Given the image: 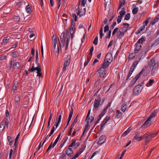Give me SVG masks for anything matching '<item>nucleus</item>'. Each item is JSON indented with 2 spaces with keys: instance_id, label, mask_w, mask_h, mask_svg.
<instances>
[{
  "instance_id": "a19ab883",
  "label": "nucleus",
  "mask_w": 159,
  "mask_h": 159,
  "mask_svg": "<svg viewBox=\"0 0 159 159\" xmlns=\"http://www.w3.org/2000/svg\"><path fill=\"white\" fill-rule=\"evenodd\" d=\"M127 107V105L126 104H123L121 107V110L123 112H124Z\"/></svg>"
},
{
  "instance_id": "de8ad7c7",
  "label": "nucleus",
  "mask_w": 159,
  "mask_h": 159,
  "mask_svg": "<svg viewBox=\"0 0 159 159\" xmlns=\"http://www.w3.org/2000/svg\"><path fill=\"white\" fill-rule=\"evenodd\" d=\"M138 11V8H134L132 11L133 14L134 15H135L137 14Z\"/></svg>"
},
{
  "instance_id": "a18cd8bd",
  "label": "nucleus",
  "mask_w": 159,
  "mask_h": 159,
  "mask_svg": "<svg viewBox=\"0 0 159 159\" xmlns=\"http://www.w3.org/2000/svg\"><path fill=\"white\" fill-rule=\"evenodd\" d=\"M91 58V57H87V60L85 61V62H84V66H85L87 65L88 64L90 61Z\"/></svg>"
},
{
  "instance_id": "0e129e2a",
  "label": "nucleus",
  "mask_w": 159,
  "mask_h": 159,
  "mask_svg": "<svg viewBox=\"0 0 159 159\" xmlns=\"http://www.w3.org/2000/svg\"><path fill=\"white\" fill-rule=\"evenodd\" d=\"M80 1L81 2V4L84 7L86 3V0H80Z\"/></svg>"
},
{
  "instance_id": "37998d69",
  "label": "nucleus",
  "mask_w": 159,
  "mask_h": 159,
  "mask_svg": "<svg viewBox=\"0 0 159 159\" xmlns=\"http://www.w3.org/2000/svg\"><path fill=\"white\" fill-rule=\"evenodd\" d=\"M5 128V125H4V122H2L0 125V130H3Z\"/></svg>"
},
{
  "instance_id": "58836bf2",
  "label": "nucleus",
  "mask_w": 159,
  "mask_h": 159,
  "mask_svg": "<svg viewBox=\"0 0 159 159\" xmlns=\"http://www.w3.org/2000/svg\"><path fill=\"white\" fill-rule=\"evenodd\" d=\"M26 3L24 1H19L17 2L16 5L20 7L22 5H25Z\"/></svg>"
},
{
  "instance_id": "0eeeda50",
  "label": "nucleus",
  "mask_w": 159,
  "mask_h": 159,
  "mask_svg": "<svg viewBox=\"0 0 159 159\" xmlns=\"http://www.w3.org/2000/svg\"><path fill=\"white\" fill-rule=\"evenodd\" d=\"M127 30L126 27H123L120 29L117 33V36L118 38H121L124 35L125 33Z\"/></svg>"
},
{
  "instance_id": "a878e982",
  "label": "nucleus",
  "mask_w": 159,
  "mask_h": 159,
  "mask_svg": "<svg viewBox=\"0 0 159 159\" xmlns=\"http://www.w3.org/2000/svg\"><path fill=\"white\" fill-rule=\"evenodd\" d=\"M2 122H4V125L5 126L6 125L7 128L8 127L9 122L7 118H4L3 119V120Z\"/></svg>"
},
{
  "instance_id": "7c9ffc66",
  "label": "nucleus",
  "mask_w": 159,
  "mask_h": 159,
  "mask_svg": "<svg viewBox=\"0 0 159 159\" xmlns=\"http://www.w3.org/2000/svg\"><path fill=\"white\" fill-rule=\"evenodd\" d=\"M15 150H12V149H11L9 154V159H11L13 155H14L15 153Z\"/></svg>"
},
{
  "instance_id": "c85d7f7f",
  "label": "nucleus",
  "mask_w": 159,
  "mask_h": 159,
  "mask_svg": "<svg viewBox=\"0 0 159 159\" xmlns=\"http://www.w3.org/2000/svg\"><path fill=\"white\" fill-rule=\"evenodd\" d=\"M25 9L26 12L28 13H30L31 12V7L30 6L29 4L26 5Z\"/></svg>"
},
{
  "instance_id": "7ed1b4c3",
  "label": "nucleus",
  "mask_w": 159,
  "mask_h": 159,
  "mask_svg": "<svg viewBox=\"0 0 159 159\" xmlns=\"http://www.w3.org/2000/svg\"><path fill=\"white\" fill-rule=\"evenodd\" d=\"M52 46L53 50L55 52L59 53V48L58 44L57 43L56 36L53 34L52 37Z\"/></svg>"
},
{
  "instance_id": "9b49d317",
  "label": "nucleus",
  "mask_w": 159,
  "mask_h": 159,
  "mask_svg": "<svg viewBox=\"0 0 159 159\" xmlns=\"http://www.w3.org/2000/svg\"><path fill=\"white\" fill-rule=\"evenodd\" d=\"M86 9L84 8L83 9H80L79 7L78 9L77 10V15L79 16H80L84 15L85 14Z\"/></svg>"
},
{
  "instance_id": "6e6d98bb",
  "label": "nucleus",
  "mask_w": 159,
  "mask_h": 159,
  "mask_svg": "<svg viewBox=\"0 0 159 159\" xmlns=\"http://www.w3.org/2000/svg\"><path fill=\"white\" fill-rule=\"evenodd\" d=\"M84 147L81 148L79 151L77 152L80 155L83 151L84 150Z\"/></svg>"
},
{
  "instance_id": "ddd939ff",
  "label": "nucleus",
  "mask_w": 159,
  "mask_h": 159,
  "mask_svg": "<svg viewBox=\"0 0 159 159\" xmlns=\"http://www.w3.org/2000/svg\"><path fill=\"white\" fill-rule=\"evenodd\" d=\"M104 60L108 61L109 62L111 63L113 60L112 54L111 53H107L106 55Z\"/></svg>"
},
{
  "instance_id": "680f3d73",
  "label": "nucleus",
  "mask_w": 159,
  "mask_h": 159,
  "mask_svg": "<svg viewBox=\"0 0 159 159\" xmlns=\"http://www.w3.org/2000/svg\"><path fill=\"white\" fill-rule=\"evenodd\" d=\"M126 152V150H125L123 151L121 154V156L120 157L119 159H122L123 157L125 155V152Z\"/></svg>"
},
{
  "instance_id": "2eb2a0df",
  "label": "nucleus",
  "mask_w": 159,
  "mask_h": 159,
  "mask_svg": "<svg viewBox=\"0 0 159 159\" xmlns=\"http://www.w3.org/2000/svg\"><path fill=\"white\" fill-rule=\"evenodd\" d=\"M133 136L135 139L138 141H139L143 139V137L140 136V134L139 133L134 134Z\"/></svg>"
},
{
  "instance_id": "aec40b11",
  "label": "nucleus",
  "mask_w": 159,
  "mask_h": 159,
  "mask_svg": "<svg viewBox=\"0 0 159 159\" xmlns=\"http://www.w3.org/2000/svg\"><path fill=\"white\" fill-rule=\"evenodd\" d=\"M7 138L9 145L10 146H12L14 141L13 137H12L11 136H7Z\"/></svg>"
},
{
  "instance_id": "1a4fd4ad",
  "label": "nucleus",
  "mask_w": 159,
  "mask_h": 159,
  "mask_svg": "<svg viewBox=\"0 0 159 159\" xmlns=\"http://www.w3.org/2000/svg\"><path fill=\"white\" fill-rule=\"evenodd\" d=\"M50 126V116L48 117V127H47V129H46V135H47V136L45 138V140L43 142V143H44L47 140H48L49 137H50V132H49V127Z\"/></svg>"
},
{
  "instance_id": "2f4dec72",
  "label": "nucleus",
  "mask_w": 159,
  "mask_h": 159,
  "mask_svg": "<svg viewBox=\"0 0 159 159\" xmlns=\"http://www.w3.org/2000/svg\"><path fill=\"white\" fill-rule=\"evenodd\" d=\"M145 41V39L144 38H141L138 40L136 43L139 44H142Z\"/></svg>"
},
{
  "instance_id": "e433bc0d",
  "label": "nucleus",
  "mask_w": 159,
  "mask_h": 159,
  "mask_svg": "<svg viewBox=\"0 0 159 159\" xmlns=\"http://www.w3.org/2000/svg\"><path fill=\"white\" fill-rule=\"evenodd\" d=\"M12 56L15 58L19 56V54L18 51H16L12 53Z\"/></svg>"
},
{
  "instance_id": "a211bd4d",
  "label": "nucleus",
  "mask_w": 159,
  "mask_h": 159,
  "mask_svg": "<svg viewBox=\"0 0 159 159\" xmlns=\"http://www.w3.org/2000/svg\"><path fill=\"white\" fill-rule=\"evenodd\" d=\"M101 99L100 98L98 99L97 100L95 99L94 103V107L95 108L98 107L101 103Z\"/></svg>"
},
{
  "instance_id": "bb28decb",
  "label": "nucleus",
  "mask_w": 159,
  "mask_h": 159,
  "mask_svg": "<svg viewBox=\"0 0 159 159\" xmlns=\"http://www.w3.org/2000/svg\"><path fill=\"white\" fill-rule=\"evenodd\" d=\"M154 82V80H150L146 84V86L147 87H150L152 86Z\"/></svg>"
},
{
  "instance_id": "423d86ee",
  "label": "nucleus",
  "mask_w": 159,
  "mask_h": 159,
  "mask_svg": "<svg viewBox=\"0 0 159 159\" xmlns=\"http://www.w3.org/2000/svg\"><path fill=\"white\" fill-rule=\"evenodd\" d=\"M66 39L65 33V32H63L61 33L60 36L61 42H60L59 40V45L60 46L61 48L64 47L66 43Z\"/></svg>"
},
{
  "instance_id": "09e8293b",
  "label": "nucleus",
  "mask_w": 159,
  "mask_h": 159,
  "mask_svg": "<svg viewBox=\"0 0 159 159\" xmlns=\"http://www.w3.org/2000/svg\"><path fill=\"white\" fill-rule=\"evenodd\" d=\"M44 143H43L41 144V142H40L39 144V147H38V148L36 149V152H37L38 151H39L40 148L43 146V145Z\"/></svg>"
},
{
  "instance_id": "b1692460",
  "label": "nucleus",
  "mask_w": 159,
  "mask_h": 159,
  "mask_svg": "<svg viewBox=\"0 0 159 159\" xmlns=\"http://www.w3.org/2000/svg\"><path fill=\"white\" fill-rule=\"evenodd\" d=\"M66 154L69 156L72 154L73 153L72 149L70 148L67 149L66 151Z\"/></svg>"
},
{
  "instance_id": "9d476101",
  "label": "nucleus",
  "mask_w": 159,
  "mask_h": 159,
  "mask_svg": "<svg viewBox=\"0 0 159 159\" xmlns=\"http://www.w3.org/2000/svg\"><path fill=\"white\" fill-rule=\"evenodd\" d=\"M142 89V87H139V85H138L134 88L133 93L134 95H136L141 92Z\"/></svg>"
},
{
  "instance_id": "72a5a7b5",
  "label": "nucleus",
  "mask_w": 159,
  "mask_h": 159,
  "mask_svg": "<svg viewBox=\"0 0 159 159\" xmlns=\"http://www.w3.org/2000/svg\"><path fill=\"white\" fill-rule=\"evenodd\" d=\"M131 127H129L128 129L125 131L123 134V135L124 136H126L128 134H129L130 131L131 130Z\"/></svg>"
},
{
  "instance_id": "69168bd1",
  "label": "nucleus",
  "mask_w": 159,
  "mask_h": 159,
  "mask_svg": "<svg viewBox=\"0 0 159 159\" xmlns=\"http://www.w3.org/2000/svg\"><path fill=\"white\" fill-rule=\"evenodd\" d=\"M57 128H56V127L55 128L54 127H53L52 128V129L51 132H50V136L53 134V133H54V132L55 131V130Z\"/></svg>"
},
{
  "instance_id": "f704fd0d",
  "label": "nucleus",
  "mask_w": 159,
  "mask_h": 159,
  "mask_svg": "<svg viewBox=\"0 0 159 159\" xmlns=\"http://www.w3.org/2000/svg\"><path fill=\"white\" fill-rule=\"evenodd\" d=\"M12 18L15 21L17 22H19L20 20V17L19 16H14Z\"/></svg>"
},
{
  "instance_id": "f3484780",
  "label": "nucleus",
  "mask_w": 159,
  "mask_h": 159,
  "mask_svg": "<svg viewBox=\"0 0 159 159\" xmlns=\"http://www.w3.org/2000/svg\"><path fill=\"white\" fill-rule=\"evenodd\" d=\"M110 63H111L109 62L108 61H106L104 59L103 63L102 64L101 67L103 68V69H105L107 67Z\"/></svg>"
},
{
  "instance_id": "393cba45",
  "label": "nucleus",
  "mask_w": 159,
  "mask_h": 159,
  "mask_svg": "<svg viewBox=\"0 0 159 159\" xmlns=\"http://www.w3.org/2000/svg\"><path fill=\"white\" fill-rule=\"evenodd\" d=\"M145 28V25H143L136 32V34H138L140 33L141 32L143 31Z\"/></svg>"
},
{
  "instance_id": "c9c22d12",
  "label": "nucleus",
  "mask_w": 159,
  "mask_h": 159,
  "mask_svg": "<svg viewBox=\"0 0 159 159\" xmlns=\"http://www.w3.org/2000/svg\"><path fill=\"white\" fill-rule=\"evenodd\" d=\"M20 65V63L19 62H15L13 64V67L14 69H16Z\"/></svg>"
},
{
  "instance_id": "864d4df0",
  "label": "nucleus",
  "mask_w": 159,
  "mask_h": 159,
  "mask_svg": "<svg viewBox=\"0 0 159 159\" xmlns=\"http://www.w3.org/2000/svg\"><path fill=\"white\" fill-rule=\"evenodd\" d=\"M122 18V17L120 16H118L117 19V22L118 24L120 22Z\"/></svg>"
},
{
  "instance_id": "f8f14e48",
  "label": "nucleus",
  "mask_w": 159,
  "mask_h": 159,
  "mask_svg": "<svg viewBox=\"0 0 159 159\" xmlns=\"http://www.w3.org/2000/svg\"><path fill=\"white\" fill-rule=\"evenodd\" d=\"M98 72V73L100 74V76H99V78L100 77H105L106 75L105 69H103L102 67H101L97 71Z\"/></svg>"
},
{
  "instance_id": "79ce46f5",
  "label": "nucleus",
  "mask_w": 159,
  "mask_h": 159,
  "mask_svg": "<svg viewBox=\"0 0 159 159\" xmlns=\"http://www.w3.org/2000/svg\"><path fill=\"white\" fill-rule=\"evenodd\" d=\"M99 34L100 38H102V36H103V28L102 27H101L100 30Z\"/></svg>"
},
{
  "instance_id": "e2e57ef3",
  "label": "nucleus",
  "mask_w": 159,
  "mask_h": 159,
  "mask_svg": "<svg viewBox=\"0 0 159 159\" xmlns=\"http://www.w3.org/2000/svg\"><path fill=\"white\" fill-rule=\"evenodd\" d=\"M158 20V17H156L154 19V21L152 22V25H153Z\"/></svg>"
},
{
  "instance_id": "774afa93",
  "label": "nucleus",
  "mask_w": 159,
  "mask_h": 159,
  "mask_svg": "<svg viewBox=\"0 0 159 159\" xmlns=\"http://www.w3.org/2000/svg\"><path fill=\"white\" fill-rule=\"evenodd\" d=\"M111 30H110L109 32L107 34L106 38H110L111 35Z\"/></svg>"
},
{
  "instance_id": "6e6552de",
  "label": "nucleus",
  "mask_w": 159,
  "mask_h": 159,
  "mask_svg": "<svg viewBox=\"0 0 159 159\" xmlns=\"http://www.w3.org/2000/svg\"><path fill=\"white\" fill-rule=\"evenodd\" d=\"M143 70H142L129 83V86H132L139 79V77L141 74Z\"/></svg>"
},
{
  "instance_id": "4c0bfd02",
  "label": "nucleus",
  "mask_w": 159,
  "mask_h": 159,
  "mask_svg": "<svg viewBox=\"0 0 159 159\" xmlns=\"http://www.w3.org/2000/svg\"><path fill=\"white\" fill-rule=\"evenodd\" d=\"M18 86L17 82H15L14 83L12 88V90L13 92H14Z\"/></svg>"
},
{
  "instance_id": "412c9836",
  "label": "nucleus",
  "mask_w": 159,
  "mask_h": 159,
  "mask_svg": "<svg viewBox=\"0 0 159 159\" xmlns=\"http://www.w3.org/2000/svg\"><path fill=\"white\" fill-rule=\"evenodd\" d=\"M73 112V108H72L71 111H70V114H69L68 120L66 126V127L69 124V122L72 118V116Z\"/></svg>"
},
{
  "instance_id": "338daca9",
  "label": "nucleus",
  "mask_w": 159,
  "mask_h": 159,
  "mask_svg": "<svg viewBox=\"0 0 159 159\" xmlns=\"http://www.w3.org/2000/svg\"><path fill=\"white\" fill-rule=\"evenodd\" d=\"M18 44V43L17 42L16 43H15L14 44H13L12 45V47H11V48H10V49L16 48V47L17 46Z\"/></svg>"
},
{
  "instance_id": "c03bdc74",
  "label": "nucleus",
  "mask_w": 159,
  "mask_h": 159,
  "mask_svg": "<svg viewBox=\"0 0 159 159\" xmlns=\"http://www.w3.org/2000/svg\"><path fill=\"white\" fill-rule=\"evenodd\" d=\"M130 15L129 13H127L125 16V20H129L130 18Z\"/></svg>"
},
{
  "instance_id": "20e7f679",
  "label": "nucleus",
  "mask_w": 159,
  "mask_h": 159,
  "mask_svg": "<svg viewBox=\"0 0 159 159\" xmlns=\"http://www.w3.org/2000/svg\"><path fill=\"white\" fill-rule=\"evenodd\" d=\"M148 65L151 68H152V74L154 75L157 70L156 68L158 66V63H156L155 60L154 59H152L149 62Z\"/></svg>"
},
{
  "instance_id": "dca6fc26",
  "label": "nucleus",
  "mask_w": 159,
  "mask_h": 159,
  "mask_svg": "<svg viewBox=\"0 0 159 159\" xmlns=\"http://www.w3.org/2000/svg\"><path fill=\"white\" fill-rule=\"evenodd\" d=\"M106 137L105 135H102L100 136L98 142V144H102L105 141Z\"/></svg>"
},
{
  "instance_id": "6ab92c4d",
  "label": "nucleus",
  "mask_w": 159,
  "mask_h": 159,
  "mask_svg": "<svg viewBox=\"0 0 159 159\" xmlns=\"http://www.w3.org/2000/svg\"><path fill=\"white\" fill-rule=\"evenodd\" d=\"M61 114L59 115L56 118V121L55 122V125L56 126V128H57L58 126V124L61 121Z\"/></svg>"
},
{
  "instance_id": "4d7b16f0",
  "label": "nucleus",
  "mask_w": 159,
  "mask_h": 159,
  "mask_svg": "<svg viewBox=\"0 0 159 159\" xmlns=\"http://www.w3.org/2000/svg\"><path fill=\"white\" fill-rule=\"evenodd\" d=\"M109 30V27L108 25H106L104 28V32H106Z\"/></svg>"
},
{
  "instance_id": "f257e3e1",
  "label": "nucleus",
  "mask_w": 159,
  "mask_h": 159,
  "mask_svg": "<svg viewBox=\"0 0 159 159\" xmlns=\"http://www.w3.org/2000/svg\"><path fill=\"white\" fill-rule=\"evenodd\" d=\"M158 134V132H156L155 133H146L144 134L143 137V139H145L146 140L143 142V144L144 145H147L152 139L153 138L155 137Z\"/></svg>"
},
{
  "instance_id": "49530a36",
  "label": "nucleus",
  "mask_w": 159,
  "mask_h": 159,
  "mask_svg": "<svg viewBox=\"0 0 159 159\" xmlns=\"http://www.w3.org/2000/svg\"><path fill=\"white\" fill-rule=\"evenodd\" d=\"M72 20H74L75 21H76L77 20V16L75 13H73L72 15Z\"/></svg>"
},
{
  "instance_id": "5fc2aeb1",
  "label": "nucleus",
  "mask_w": 159,
  "mask_h": 159,
  "mask_svg": "<svg viewBox=\"0 0 159 159\" xmlns=\"http://www.w3.org/2000/svg\"><path fill=\"white\" fill-rule=\"evenodd\" d=\"M155 116H156L155 114L154 113H151V115L148 118L151 120V119L152 118L154 117Z\"/></svg>"
},
{
  "instance_id": "39448f33",
  "label": "nucleus",
  "mask_w": 159,
  "mask_h": 159,
  "mask_svg": "<svg viewBox=\"0 0 159 159\" xmlns=\"http://www.w3.org/2000/svg\"><path fill=\"white\" fill-rule=\"evenodd\" d=\"M37 71L36 73H37V76H39V77H41L42 73L41 72V68L40 67V66L39 63H38V66L34 67L33 65L32 68L29 69L30 72H32L34 71Z\"/></svg>"
},
{
  "instance_id": "13d9d810",
  "label": "nucleus",
  "mask_w": 159,
  "mask_h": 159,
  "mask_svg": "<svg viewBox=\"0 0 159 159\" xmlns=\"http://www.w3.org/2000/svg\"><path fill=\"white\" fill-rule=\"evenodd\" d=\"M107 110L104 109L103 111H102L100 115L102 116H103L107 112Z\"/></svg>"
},
{
  "instance_id": "4468645a",
  "label": "nucleus",
  "mask_w": 159,
  "mask_h": 159,
  "mask_svg": "<svg viewBox=\"0 0 159 159\" xmlns=\"http://www.w3.org/2000/svg\"><path fill=\"white\" fill-rule=\"evenodd\" d=\"M111 117L109 116H107L104 119L102 122L100 126L101 128H102L107 122L110 119Z\"/></svg>"
},
{
  "instance_id": "3c124183",
  "label": "nucleus",
  "mask_w": 159,
  "mask_h": 159,
  "mask_svg": "<svg viewBox=\"0 0 159 159\" xmlns=\"http://www.w3.org/2000/svg\"><path fill=\"white\" fill-rule=\"evenodd\" d=\"M94 119V118L93 117V116H91L90 117V118L89 117V118L87 120H88V122H91Z\"/></svg>"
},
{
  "instance_id": "052dcab7",
  "label": "nucleus",
  "mask_w": 159,
  "mask_h": 159,
  "mask_svg": "<svg viewBox=\"0 0 159 159\" xmlns=\"http://www.w3.org/2000/svg\"><path fill=\"white\" fill-rule=\"evenodd\" d=\"M6 57L4 55H2L0 56V59L1 60H4L6 59Z\"/></svg>"
},
{
  "instance_id": "c756f323",
  "label": "nucleus",
  "mask_w": 159,
  "mask_h": 159,
  "mask_svg": "<svg viewBox=\"0 0 159 159\" xmlns=\"http://www.w3.org/2000/svg\"><path fill=\"white\" fill-rule=\"evenodd\" d=\"M20 96L18 95H16L15 98V100L16 102L17 103L16 104H19L20 100Z\"/></svg>"
},
{
  "instance_id": "bf43d9fd",
  "label": "nucleus",
  "mask_w": 159,
  "mask_h": 159,
  "mask_svg": "<svg viewBox=\"0 0 159 159\" xmlns=\"http://www.w3.org/2000/svg\"><path fill=\"white\" fill-rule=\"evenodd\" d=\"M118 30L119 28L118 27H117L115 28L112 32V35H114L118 31Z\"/></svg>"
},
{
  "instance_id": "f03ea898",
  "label": "nucleus",
  "mask_w": 159,
  "mask_h": 159,
  "mask_svg": "<svg viewBox=\"0 0 159 159\" xmlns=\"http://www.w3.org/2000/svg\"><path fill=\"white\" fill-rule=\"evenodd\" d=\"M75 30V27H73L71 26L70 30V32L68 31H66V48H67L69 43L70 42V41L71 37V38H73V35L74 32Z\"/></svg>"
},
{
  "instance_id": "8fccbe9b",
  "label": "nucleus",
  "mask_w": 159,
  "mask_h": 159,
  "mask_svg": "<svg viewBox=\"0 0 159 159\" xmlns=\"http://www.w3.org/2000/svg\"><path fill=\"white\" fill-rule=\"evenodd\" d=\"M93 43L95 45L97 44L98 43V37L97 36L95 37Z\"/></svg>"
},
{
  "instance_id": "4be33fe9",
  "label": "nucleus",
  "mask_w": 159,
  "mask_h": 159,
  "mask_svg": "<svg viewBox=\"0 0 159 159\" xmlns=\"http://www.w3.org/2000/svg\"><path fill=\"white\" fill-rule=\"evenodd\" d=\"M61 135V134L60 133L58 135L57 138L55 140V141H54V143L52 145V143H50V148H51V147L53 148L55 146V145L57 143V142L58 141V140L60 138Z\"/></svg>"
},
{
  "instance_id": "ea45409f",
  "label": "nucleus",
  "mask_w": 159,
  "mask_h": 159,
  "mask_svg": "<svg viewBox=\"0 0 159 159\" xmlns=\"http://www.w3.org/2000/svg\"><path fill=\"white\" fill-rule=\"evenodd\" d=\"M122 115L121 112L119 111H117L116 113V117L117 118H120Z\"/></svg>"
},
{
  "instance_id": "603ef678",
  "label": "nucleus",
  "mask_w": 159,
  "mask_h": 159,
  "mask_svg": "<svg viewBox=\"0 0 159 159\" xmlns=\"http://www.w3.org/2000/svg\"><path fill=\"white\" fill-rule=\"evenodd\" d=\"M151 120L149 118L145 122L144 124V125H148L150 123Z\"/></svg>"
},
{
  "instance_id": "5701e85b",
  "label": "nucleus",
  "mask_w": 159,
  "mask_h": 159,
  "mask_svg": "<svg viewBox=\"0 0 159 159\" xmlns=\"http://www.w3.org/2000/svg\"><path fill=\"white\" fill-rule=\"evenodd\" d=\"M135 52L136 53H138L142 48V45L136 43L135 44Z\"/></svg>"
},
{
  "instance_id": "cd10ccee",
  "label": "nucleus",
  "mask_w": 159,
  "mask_h": 159,
  "mask_svg": "<svg viewBox=\"0 0 159 159\" xmlns=\"http://www.w3.org/2000/svg\"><path fill=\"white\" fill-rule=\"evenodd\" d=\"M7 38V37H4L1 43L2 45H6L8 42L9 39Z\"/></svg>"
},
{
  "instance_id": "473e14b6",
  "label": "nucleus",
  "mask_w": 159,
  "mask_h": 159,
  "mask_svg": "<svg viewBox=\"0 0 159 159\" xmlns=\"http://www.w3.org/2000/svg\"><path fill=\"white\" fill-rule=\"evenodd\" d=\"M122 10L120 12V15L119 16L123 17V16L125 15L126 13L125 9L124 8H122Z\"/></svg>"
}]
</instances>
